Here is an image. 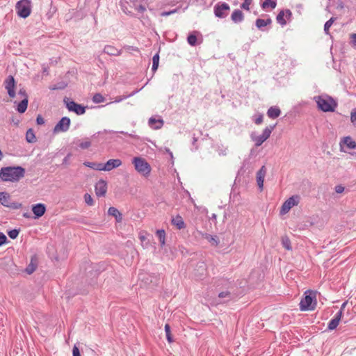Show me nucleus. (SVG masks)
<instances>
[{"mask_svg":"<svg viewBox=\"0 0 356 356\" xmlns=\"http://www.w3.org/2000/svg\"><path fill=\"white\" fill-rule=\"evenodd\" d=\"M120 5L125 14L138 18L143 15L147 6L145 0H121Z\"/></svg>","mask_w":356,"mask_h":356,"instance_id":"f257e3e1","label":"nucleus"},{"mask_svg":"<svg viewBox=\"0 0 356 356\" xmlns=\"http://www.w3.org/2000/svg\"><path fill=\"white\" fill-rule=\"evenodd\" d=\"M25 174L26 170L22 166L3 167L0 170V179L2 181L18 182Z\"/></svg>","mask_w":356,"mask_h":356,"instance_id":"f03ea898","label":"nucleus"},{"mask_svg":"<svg viewBox=\"0 0 356 356\" xmlns=\"http://www.w3.org/2000/svg\"><path fill=\"white\" fill-rule=\"evenodd\" d=\"M232 282L227 279L222 278L218 280L216 283V289L219 291L225 289V291H221L218 293V298L222 299V302H226L233 298L232 293L229 291L232 287Z\"/></svg>","mask_w":356,"mask_h":356,"instance_id":"7ed1b4c3","label":"nucleus"},{"mask_svg":"<svg viewBox=\"0 0 356 356\" xmlns=\"http://www.w3.org/2000/svg\"><path fill=\"white\" fill-rule=\"evenodd\" d=\"M316 293L313 291H307L300 302V309L302 312L312 311L316 308Z\"/></svg>","mask_w":356,"mask_h":356,"instance_id":"20e7f679","label":"nucleus"},{"mask_svg":"<svg viewBox=\"0 0 356 356\" xmlns=\"http://www.w3.org/2000/svg\"><path fill=\"white\" fill-rule=\"evenodd\" d=\"M314 99L318 108L324 112L334 111L337 106V104L330 97L317 96L315 97Z\"/></svg>","mask_w":356,"mask_h":356,"instance_id":"39448f33","label":"nucleus"},{"mask_svg":"<svg viewBox=\"0 0 356 356\" xmlns=\"http://www.w3.org/2000/svg\"><path fill=\"white\" fill-rule=\"evenodd\" d=\"M136 170L145 177H148L151 172V166L146 160L141 157H134L132 160Z\"/></svg>","mask_w":356,"mask_h":356,"instance_id":"423d86ee","label":"nucleus"},{"mask_svg":"<svg viewBox=\"0 0 356 356\" xmlns=\"http://www.w3.org/2000/svg\"><path fill=\"white\" fill-rule=\"evenodd\" d=\"M17 15L22 18L28 17L31 12V2L30 0H20L15 6Z\"/></svg>","mask_w":356,"mask_h":356,"instance_id":"0eeeda50","label":"nucleus"},{"mask_svg":"<svg viewBox=\"0 0 356 356\" xmlns=\"http://www.w3.org/2000/svg\"><path fill=\"white\" fill-rule=\"evenodd\" d=\"M276 126L275 124L270 125L269 127H266L264 130L261 135L254 136L253 134H251V138L254 142L255 146L259 147L262 145L264 142H265L270 136L272 131L275 129Z\"/></svg>","mask_w":356,"mask_h":356,"instance_id":"6e6552de","label":"nucleus"},{"mask_svg":"<svg viewBox=\"0 0 356 356\" xmlns=\"http://www.w3.org/2000/svg\"><path fill=\"white\" fill-rule=\"evenodd\" d=\"M63 102L69 111L74 112L78 115H83L86 113V106L79 104L67 97L64 98Z\"/></svg>","mask_w":356,"mask_h":356,"instance_id":"1a4fd4ad","label":"nucleus"},{"mask_svg":"<svg viewBox=\"0 0 356 356\" xmlns=\"http://www.w3.org/2000/svg\"><path fill=\"white\" fill-rule=\"evenodd\" d=\"M229 10L230 7L226 2H218L214 6L213 8L215 16L222 19L225 18L229 15Z\"/></svg>","mask_w":356,"mask_h":356,"instance_id":"9d476101","label":"nucleus"},{"mask_svg":"<svg viewBox=\"0 0 356 356\" xmlns=\"http://www.w3.org/2000/svg\"><path fill=\"white\" fill-rule=\"evenodd\" d=\"M299 202V195H296L290 197L282 204L280 211V214L284 215L287 213L293 207L298 205Z\"/></svg>","mask_w":356,"mask_h":356,"instance_id":"9b49d317","label":"nucleus"},{"mask_svg":"<svg viewBox=\"0 0 356 356\" xmlns=\"http://www.w3.org/2000/svg\"><path fill=\"white\" fill-rule=\"evenodd\" d=\"M71 120L68 117H63L55 125L53 132L58 134L60 132H66L69 130Z\"/></svg>","mask_w":356,"mask_h":356,"instance_id":"f8f14e48","label":"nucleus"},{"mask_svg":"<svg viewBox=\"0 0 356 356\" xmlns=\"http://www.w3.org/2000/svg\"><path fill=\"white\" fill-rule=\"evenodd\" d=\"M4 86L6 89L8 96L10 98H14L16 95L15 88V80L11 75L8 76L4 81Z\"/></svg>","mask_w":356,"mask_h":356,"instance_id":"ddd939ff","label":"nucleus"},{"mask_svg":"<svg viewBox=\"0 0 356 356\" xmlns=\"http://www.w3.org/2000/svg\"><path fill=\"white\" fill-rule=\"evenodd\" d=\"M95 194L97 197L105 196L107 191V182L104 179H100L95 186Z\"/></svg>","mask_w":356,"mask_h":356,"instance_id":"4468645a","label":"nucleus"},{"mask_svg":"<svg viewBox=\"0 0 356 356\" xmlns=\"http://www.w3.org/2000/svg\"><path fill=\"white\" fill-rule=\"evenodd\" d=\"M31 209L34 214V218L38 219L45 213L47 207L43 203H38L33 204Z\"/></svg>","mask_w":356,"mask_h":356,"instance_id":"2eb2a0df","label":"nucleus"},{"mask_svg":"<svg viewBox=\"0 0 356 356\" xmlns=\"http://www.w3.org/2000/svg\"><path fill=\"white\" fill-rule=\"evenodd\" d=\"M122 165V161L119 159H112L103 163L102 170L104 171H111Z\"/></svg>","mask_w":356,"mask_h":356,"instance_id":"dca6fc26","label":"nucleus"},{"mask_svg":"<svg viewBox=\"0 0 356 356\" xmlns=\"http://www.w3.org/2000/svg\"><path fill=\"white\" fill-rule=\"evenodd\" d=\"M341 312H338L334 318L328 323L327 325V330H333L336 329L341 320Z\"/></svg>","mask_w":356,"mask_h":356,"instance_id":"f3484780","label":"nucleus"},{"mask_svg":"<svg viewBox=\"0 0 356 356\" xmlns=\"http://www.w3.org/2000/svg\"><path fill=\"white\" fill-rule=\"evenodd\" d=\"M266 169L264 165H263L257 172V182L258 186L261 190L263 189L264 177L266 175Z\"/></svg>","mask_w":356,"mask_h":356,"instance_id":"a211bd4d","label":"nucleus"},{"mask_svg":"<svg viewBox=\"0 0 356 356\" xmlns=\"http://www.w3.org/2000/svg\"><path fill=\"white\" fill-rule=\"evenodd\" d=\"M200 236L207 239L212 245L217 246L219 244V239L217 236H212L207 233H204L202 232H199Z\"/></svg>","mask_w":356,"mask_h":356,"instance_id":"6ab92c4d","label":"nucleus"},{"mask_svg":"<svg viewBox=\"0 0 356 356\" xmlns=\"http://www.w3.org/2000/svg\"><path fill=\"white\" fill-rule=\"evenodd\" d=\"M231 19L236 24L241 23L244 20V15L241 10L236 9L231 15Z\"/></svg>","mask_w":356,"mask_h":356,"instance_id":"aec40b11","label":"nucleus"},{"mask_svg":"<svg viewBox=\"0 0 356 356\" xmlns=\"http://www.w3.org/2000/svg\"><path fill=\"white\" fill-rule=\"evenodd\" d=\"M148 124L154 129H159L163 125V120L162 119H156L151 117L148 120Z\"/></svg>","mask_w":356,"mask_h":356,"instance_id":"412c9836","label":"nucleus"},{"mask_svg":"<svg viewBox=\"0 0 356 356\" xmlns=\"http://www.w3.org/2000/svg\"><path fill=\"white\" fill-rule=\"evenodd\" d=\"M104 52L110 56H120L122 54L121 49H118L114 46L106 45L104 48Z\"/></svg>","mask_w":356,"mask_h":356,"instance_id":"4be33fe9","label":"nucleus"},{"mask_svg":"<svg viewBox=\"0 0 356 356\" xmlns=\"http://www.w3.org/2000/svg\"><path fill=\"white\" fill-rule=\"evenodd\" d=\"M343 145H346L348 149L356 148V142L350 136H346L343 138V140L340 143V145L342 147Z\"/></svg>","mask_w":356,"mask_h":356,"instance_id":"5701e85b","label":"nucleus"},{"mask_svg":"<svg viewBox=\"0 0 356 356\" xmlns=\"http://www.w3.org/2000/svg\"><path fill=\"white\" fill-rule=\"evenodd\" d=\"M108 214L113 216L118 222H120L122 220V214L115 207H109L108 210Z\"/></svg>","mask_w":356,"mask_h":356,"instance_id":"b1692460","label":"nucleus"},{"mask_svg":"<svg viewBox=\"0 0 356 356\" xmlns=\"http://www.w3.org/2000/svg\"><path fill=\"white\" fill-rule=\"evenodd\" d=\"M281 114V111L277 106H271L267 111V115L272 119L278 118Z\"/></svg>","mask_w":356,"mask_h":356,"instance_id":"393cba45","label":"nucleus"},{"mask_svg":"<svg viewBox=\"0 0 356 356\" xmlns=\"http://www.w3.org/2000/svg\"><path fill=\"white\" fill-rule=\"evenodd\" d=\"M172 224L176 226L178 229H184L186 227L182 217L179 215L176 216L172 219Z\"/></svg>","mask_w":356,"mask_h":356,"instance_id":"a878e982","label":"nucleus"},{"mask_svg":"<svg viewBox=\"0 0 356 356\" xmlns=\"http://www.w3.org/2000/svg\"><path fill=\"white\" fill-rule=\"evenodd\" d=\"M272 23V20L270 17L266 19H257L255 22V26L261 31H264V27L270 25Z\"/></svg>","mask_w":356,"mask_h":356,"instance_id":"bb28decb","label":"nucleus"},{"mask_svg":"<svg viewBox=\"0 0 356 356\" xmlns=\"http://www.w3.org/2000/svg\"><path fill=\"white\" fill-rule=\"evenodd\" d=\"M29 99H22V100L17 104V111L19 113H24L27 109Z\"/></svg>","mask_w":356,"mask_h":356,"instance_id":"cd10ccee","label":"nucleus"},{"mask_svg":"<svg viewBox=\"0 0 356 356\" xmlns=\"http://www.w3.org/2000/svg\"><path fill=\"white\" fill-rule=\"evenodd\" d=\"M10 196L6 192H0V203L7 207L10 203Z\"/></svg>","mask_w":356,"mask_h":356,"instance_id":"c85d7f7f","label":"nucleus"},{"mask_svg":"<svg viewBox=\"0 0 356 356\" xmlns=\"http://www.w3.org/2000/svg\"><path fill=\"white\" fill-rule=\"evenodd\" d=\"M83 164L86 167H88L90 168H92V169H94V170H99V171L103 170H102V167H103V163H102L86 161V162H84Z\"/></svg>","mask_w":356,"mask_h":356,"instance_id":"c756f323","label":"nucleus"},{"mask_svg":"<svg viewBox=\"0 0 356 356\" xmlns=\"http://www.w3.org/2000/svg\"><path fill=\"white\" fill-rule=\"evenodd\" d=\"M26 140L29 143H33L36 142V137L34 131L32 129H29L26 133Z\"/></svg>","mask_w":356,"mask_h":356,"instance_id":"7c9ffc66","label":"nucleus"},{"mask_svg":"<svg viewBox=\"0 0 356 356\" xmlns=\"http://www.w3.org/2000/svg\"><path fill=\"white\" fill-rule=\"evenodd\" d=\"M277 6L276 0H264V1L261 3V8L263 9H266L268 7H270L272 9H274Z\"/></svg>","mask_w":356,"mask_h":356,"instance_id":"2f4dec72","label":"nucleus"},{"mask_svg":"<svg viewBox=\"0 0 356 356\" xmlns=\"http://www.w3.org/2000/svg\"><path fill=\"white\" fill-rule=\"evenodd\" d=\"M282 245L287 250H292L291 240L287 236L282 237Z\"/></svg>","mask_w":356,"mask_h":356,"instance_id":"473e14b6","label":"nucleus"},{"mask_svg":"<svg viewBox=\"0 0 356 356\" xmlns=\"http://www.w3.org/2000/svg\"><path fill=\"white\" fill-rule=\"evenodd\" d=\"M156 236L159 238L161 246L165 245V232L164 229H159L156 231Z\"/></svg>","mask_w":356,"mask_h":356,"instance_id":"72a5a7b5","label":"nucleus"},{"mask_svg":"<svg viewBox=\"0 0 356 356\" xmlns=\"http://www.w3.org/2000/svg\"><path fill=\"white\" fill-rule=\"evenodd\" d=\"M276 20L279 24L281 26H285L286 24V21L284 19V11L280 10L276 17Z\"/></svg>","mask_w":356,"mask_h":356,"instance_id":"f704fd0d","label":"nucleus"},{"mask_svg":"<svg viewBox=\"0 0 356 356\" xmlns=\"http://www.w3.org/2000/svg\"><path fill=\"white\" fill-rule=\"evenodd\" d=\"M159 52L156 53L152 58V71L153 72H155L159 67Z\"/></svg>","mask_w":356,"mask_h":356,"instance_id":"c9c22d12","label":"nucleus"},{"mask_svg":"<svg viewBox=\"0 0 356 356\" xmlns=\"http://www.w3.org/2000/svg\"><path fill=\"white\" fill-rule=\"evenodd\" d=\"M67 84L65 82L61 81V82H59V83H58L56 84L51 86L49 87V89L51 90H63V89H65L67 87Z\"/></svg>","mask_w":356,"mask_h":356,"instance_id":"e433bc0d","label":"nucleus"},{"mask_svg":"<svg viewBox=\"0 0 356 356\" xmlns=\"http://www.w3.org/2000/svg\"><path fill=\"white\" fill-rule=\"evenodd\" d=\"M335 20L336 18L332 17L325 22V24H324V32L325 34H330L329 29Z\"/></svg>","mask_w":356,"mask_h":356,"instance_id":"4c0bfd02","label":"nucleus"},{"mask_svg":"<svg viewBox=\"0 0 356 356\" xmlns=\"http://www.w3.org/2000/svg\"><path fill=\"white\" fill-rule=\"evenodd\" d=\"M165 335H166L167 341L169 343L173 342V338H172V336L171 334L170 326L169 324H165Z\"/></svg>","mask_w":356,"mask_h":356,"instance_id":"58836bf2","label":"nucleus"},{"mask_svg":"<svg viewBox=\"0 0 356 356\" xmlns=\"http://www.w3.org/2000/svg\"><path fill=\"white\" fill-rule=\"evenodd\" d=\"M92 99L94 103L99 104L104 102L105 98L100 93H96L94 95Z\"/></svg>","mask_w":356,"mask_h":356,"instance_id":"ea45409f","label":"nucleus"},{"mask_svg":"<svg viewBox=\"0 0 356 356\" xmlns=\"http://www.w3.org/2000/svg\"><path fill=\"white\" fill-rule=\"evenodd\" d=\"M91 146V140L89 138H86V140L79 143V147L82 149H88Z\"/></svg>","mask_w":356,"mask_h":356,"instance_id":"a19ab883","label":"nucleus"},{"mask_svg":"<svg viewBox=\"0 0 356 356\" xmlns=\"http://www.w3.org/2000/svg\"><path fill=\"white\" fill-rule=\"evenodd\" d=\"M187 42L193 47L195 46L197 44V36L193 33L188 35Z\"/></svg>","mask_w":356,"mask_h":356,"instance_id":"79ce46f5","label":"nucleus"},{"mask_svg":"<svg viewBox=\"0 0 356 356\" xmlns=\"http://www.w3.org/2000/svg\"><path fill=\"white\" fill-rule=\"evenodd\" d=\"M20 232L19 229H13L8 232V235L11 239H15Z\"/></svg>","mask_w":356,"mask_h":356,"instance_id":"37998d69","label":"nucleus"},{"mask_svg":"<svg viewBox=\"0 0 356 356\" xmlns=\"http://www.w3.org/2000/svg\"><path fill=\"white\" fill-rule=\"evenodd\" d=\"M35 269L36 265L33 264V259H31V264L26 268V272L31 275L35 270Z\"/></svg>","mask_w":356,"mask_h":356,"instance_id":"c03bdc74","label":"nucleus"},{"mask_svg":"<svg viewBox=\"0 0 356 356\" xmlns=\"http://www.w3.org/2000/svg\"><path fill=\"white\" fill-rule=\"evenodd\" d=\"M22 203L17 202H10L8 205V208L12 209H19L22 208Z\"/></svg>","mask_w":356,"mask_h":356,"instance_id":"a18cd8bd","label":"nucleus"},{"mask_svg":"<svg viewBox=\"0 0 356 356\" xmlns=\"http://www.w3.org/2000/svg\"><path fill=\"white\" fill-rule=\"evenodd\" d=\"M84 200H85V202L89 205V206H92L94 204V201H93V199L92 197H91V195L88 193H86L84 195Z\"/></svg>","mask_w":356,"mask_h":356,"instance_id":"49530a36","label":"nucleus"},{"mask_svg":"<svg viewBox=\"0 0 356 356\" xmlns=\"http://www.w3.org/2000/svg\"><path fill=\"white\" fill-rule=\"evenodd\" d=\"M264 115L260 113L254 116V122L256 124H261L263 122Z\"/></svg>","mask_w":356,"mask_h":356,"instance_id":"de8ad7c7","label":"nucleus"},{"mask_svg":"<svg viewBox=\"0 0 356 356\" xmlns=\"http://www.w3.org/2000/svg\"><path fill=\"white\" fill-rule=\"evenodd\" d=\"M252 3V0H245L243 3L241 4V8L246 10H250V5Z\"/></svg>","mask_w":356,"mask_h":356,"instance_id":"09e8293b","label":"nucleus"},{"mask_svg":"<svg viewBox=\"0 0 356 356\" xmlns=\"http://www.w3.org/2000/svg\"><path fill=\"white\" fill-rule=\"evenodd\" d=\"M350 121L353 126L356 127V108L353 109L350 113Z\"/></svg>","mask_w":356,"mask_h":356,"instance_id":"8fccbe9b","label":"nucleus"},{"mask_svg":"<svg viewBox=\"0 0 356 356\" xmlns=\"http://www.w3.org/2000/svg\"><path fill=\"white\" fill-rule=\"evenodd\" d=\"M8 243L6 236L3 233L0 232V247Z\"/></svg>","mask_w":356,"mask_h":356,"instance_id":"3c124183","label":"nucleus"},{"mask_svg":"<svg viewBox=\"0 0 356 356\" xmlns=\"http://www.w3.org/2000/svg\"><path fill=\"white\" fill-rule=\"evenodd\" d=\"M72 356H81L79 348L76 344L74 345L72 348Z\"/></svg>","mask_w":356,"mask_h":356,"instance_id":"603ef678","label":"nucleus"},{"mask_svg":"<svg viewBox=\"0 0 356 356\" xmlns=\"http://www.w3.org/2000/svg\"><path fill=\"white\" fill-rule=\"evenodd\" d=\"M18 95H20L23 99L24 98L29 99V97L26 92V90L24 88L19 89V90L18 91Z\"/></svg>","mask_w":356,"mask_h":356,"instance_id":"864d4df0","label":"nucleus"},{"mask_svg":"<svg viewBox=\"0 0 356 356\" xmlns=\"http://www.w3.org/2000/svg\"><path fill=\"white\" fill-rule=\"evenodd\" d=\"M36 123L38 125H42L45 123V121L44 118L42 117L41 115H38L36 118Z\"/></svg>","mask_w":356,"mask_h":356,"instance_id":"5fc2aeb1","label":"nucleus"},{"mask_svg":"<svg viewBox=\"0 0 356 356\" xmlns=\"http://www.w3.org/2000/svg\"><path fill=\"white\" fill-rule=\"evenodd\" d=\"M138 92H139V90H135L132 92L124 95L122 98H120V101H121L122 99H125L127 98H129V97L134 95L135 94H136ZM118 102H119V100Z\"/></svg>","mask_w":356,"mask_h":356,"instance_id":"6e6d98bb","label":"nucleus"},{"mask_svg":"<svg viewBox=\"0 0 356 356\" xmlns=\"http://www.w3.org/2000/svg\"><path fill=\"white\" fill-rule=\"evenodd\" d=\"M284 11V16H286V18L288 19H291L292 17V13L289 9H286Z\"/></svg>","mask_w":356,"mask_h":356,"instance_id":"4d7b16f0","label":"nucleus"},{"mask_svg":"<svg viewBox=\"0 0 356 356\" xmlns=\"http://www.w3.org/2000/svg\"><path fill=\"white\" fill-rule=\"evenodd\" d=\"M344 191V187L342 186L341 185H337L335 186V191L336 193H343Z\"/></svg>","mask_w":356,"mask_h":356,"instance_id":"13d9d810","label":"nucleus"},{"mask_svg":"<svg viewBox=\"0 0 356 356\" xmlns=\"http://www.w3.org/2000/svg\"><path fill=\"white\" fill-rule=\"evenodd\" d=\"M197 141V138H196L195 136V135H193L192 145H193V146H194L195 150H197L198 149V147L196 145Z\"/></svg>","mask_w":356,"mask_h":356,"instance_id":"bf43d9fd","label":"nucleus"},{"mask_svg":"<svg viewBox=\"0 0 356 356\" xmlns=\"http://www.w3.org/2000/svg\"><path fill=\"white\" fill-rule=\"evenodd\" d=\"M347 303H348V301H345L341 305V308H340L339 312H341V317L343 316V310H344Z\"/></svg>","mask_w":356,"mask_h":356,"instance_id":"052dcab7","label":"nucleus"},{"mask_svg":"<svg viewBox=\"0 0 356 356\" xmlns=\"http://www.w3.org/2000/svg\"><path fill=\"white\" fill-rule=\"evenodd\" d=\"M174 13H175V10H172V11H164V12L161 13V16H168V15H170V14Z\"/></svg>","mask_w":356,"mask_h":356,"instance_id":"680f3d73","label":"nucleus"},{"mask_svg":"<svg viewBox=\"0 0 356 356\" xmlns=\"http://www.w3.org/2000/svg\"><path fill=\"white\" fill-rule=\"evenodd\" d=\"M119 133H120V134H122L123 135H125V136H130L131 138H135V136L134 134H128L127 132H124V131H120Z\"/></svg>","mask_w":356,"mask_h":356,"instance_id":"e2e57ef3","label":"nucleus"},{"mask_svg":"<svg viewBox=\"0 0 356 356\" xmlns=\"http://www.w3.org/2000/svg\"><path fill=\"white\" fill-rule=\"evenodd\" d=\"M126 49L128 50L131 49V50H134V51H138V48L133 47V46H127Z\"/></svg>","mask_w":356,"mask_h":356,"instance_id":"0e129e2a","label":"nucleus"},{"mask_svg":"<svg viewBox=\"0 0 356 356\" xmlns=\"http://www.w3.org/2000/svg\"><path fill=\"white\" fill-rule=\"evenodd\" d=\"M351 37L353 39V43L354 44L355 46H356V33L352 34Z\"/></svg>","mask_w":356,"mask_h":356,"instance_id":"69168bd1","label":"nucleus"},{"mask_svg":"<svg viewBox=\"0 0 356 356\" xmlns=\"http://www.w3.org/2000/svg\"><path fill=\"white\" fill-rule=\"evenodd\" d=\"M23 216H24V218H29V217H30V216H29V214L28 213H24L23 214Z\"/></svg>","mask_w":356,"mask_h":356,"instance_id":"338daca9","label":"nucleus"},{"mask_svg":"<svg viewBox=\"0 0 356 356\" xmlns=\"http://www.w3.org/2000/svg\"><path fill=\"white\" fill-rule=\"evenodd\" d=\"M100 133H101V132H100V131H99V132H97V133H96V134H93V135L92 136V137H91V138H95L97 135H99Z\"/></svg>","mask_w":356,"mask_h":356,"instance_id":"774afa93","label":"nucleus"}]
</instances>
